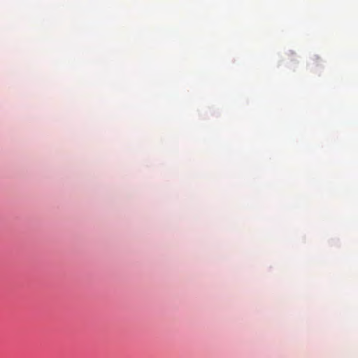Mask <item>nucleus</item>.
<instances>
[{"mask_svg":"<svg viewBox=\"0 0 358 358\" xmlns=\"http://www.w3.org/2000/svg\"><path fill=\"white\" fill-rule=\"evenodd\" d=\"M320 59V58L317 57V56H314L313 57L311 58V61H312V64H314L315 63H316L318 60Z\"/></svg>","mask_w":358,"mask_h":358,"instance_id":"obj_1","label":"nucleus"}]
</instances>
